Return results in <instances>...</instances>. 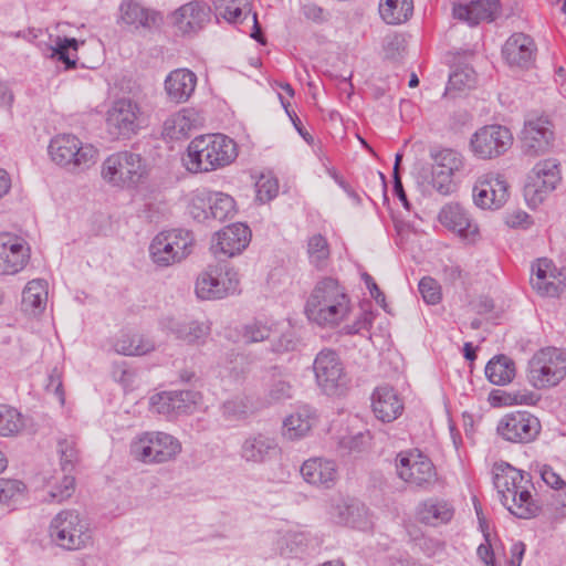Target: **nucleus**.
Wrapping results in <instances>:
<instances>
[{"instance_id": "nucleus-1", "label": "nucleus", "mask_w": 566, "mask_h": 566, "mask_svg": "<svg viewBox=\"0 0 566 566\" xmlns=\"http://www.w3.org/2000/svg\"><path fill=\"white\" fill-rule=\"evenodd\" d=\"M528 483H531L528 473L520 471L509 463L494 465L493 484L500 494L501 502L518 518L535 517L541 511L527 490Z\"/></svg>"}, {"instance_id": "nucleus-2", "label": "nucleus", "mask_w": 566, "mask_h": 566, "mask_svg": "<svg viewBox=\"0 0 566 566\" xmlns=\"http://www.w3.org/2000/svg\"><path fill=\"white\" fill-rule=\"evenodd\" d=\"M349 297L337 280L324 277L312 291L305 306L308 319L319 326L334 327L349 313Z\"/></svg>"}, {"instance_id": "nucleus-3", "label": "nucleus", "mask_w": 566, "mask_h": 566, "mask_svg": "<svg viewBox=\"0 0 566 566\" xmlns=\"http://www.w3.org/2000/svg\"><path fill=\"white\" fill-rule=\"evenodd\" d=\"M238 156L237 144L222 134L201 135L188 145L187 168L190 171H212L230 165Z\"/></svg>"}, {"instance_id": "nucleus-4", "label": "nucleus", "mask_w": 566, "mask_h": 566, "mask_svg": "<svg viewBox=\"0 0 566 566\" xmlns=\"http://www.w3.org/2000/svg\"><path fill=\"white\" fill-rule=\"evenodd\" d=\"M431 166L421 165L415 174L417 182L423 187H432L442 196L455 190L453 175L463 166L462 157L453 149H431Z\"/></svg>"}, {"instance_id": "nucleus-5", "label": "nucleus", "mask_w": 566, "mask_h": 566, "mask_svg": "<svg viewBox=\"0 0 566 566\" xmlns=\"http://www.w3.org/2000/svg\"><path fill=\"white\" fill-rule=\"evenodd\" d=\"M150 167L140 154L129 150L117 151L109 155L102 165L103 179L120 188H135L149 176Z\"/></svg>"}, {"instance_id": "nucleus-6", "label": "nucleus", "mask_w": 566, "mask_h": 566, "mask_svg": "<svg viewBox=\"0 0 566 566\" xmlns=\"http://www.w3.org/2000/svg\"><path fill=\"white\" fill-rule=\"evenodd\" d=\"M566 377V350L546 347L528 361L527 379L536 389L557 386Z\"/></svg>"}, {"instance_id": "nucleus-7", "label": "nucleus", "mask_w": 566, "mask_h": 566, "mask_svg": "<svg viewBox=\"0 0 566 566\" xmlns=\"http://www.w3.org/2000/svg\"><path fill=\"white\" fill-rule=\"evenodd\" d=\"M52 160L71 170H84L95 163L97 149L83 144L76 136L63 134L54 137L49 145Z\"/></svg>"}, {"instance_id": "nucleus-8", "label": "nucleus", "mask_w": 566, "mask_h": 566, "mask_svg": "<svg viewBox=\"0 0 566 566\" xmlns=\"http://www.w3.org/2000/svg\"><path fill=\"white\" fill-rule=\"evenodd\" d=\"M189 231L174 229L158 233L150 243L149 253L158 266H169L182 261L191 251Z\"/></svg>"}, {"instance_id": "nucleus-9", "label": "nucleus", "mask_w": 566, "mask_h": 566, "mask_svg": "<svg viewBox=\"0 0 566 566\" xmlns=\"http://www.w3.org/2000/svg\"><path fill=\"white\" fill-rule=\"evenodd\" d=\"M180 450V442L165 432H145L130 444L132 454L145 463L170 461Z\"/></svg>"}, {"instance_id": "nucleus-10", "label": "nucleus", "mask_w": 566, "mask_h": 566, "mask_svg": "<svg viewBox=\"0 0 566 566\" xmlns=\"http://www.w3.org/2000/svg\"><path fill=\"white\" fill-rule=\"evenodd\" d=\"M50 536L65 549H81L91 541L87 526L75 510L60 512L51 522Z\"/></svg>"}, {"instance_id": "nucleus-11", "label": "nucleus", "mask_w": 566, "mask_h": 566, "mask_svg": "<svg viewBox=\"0 0 566 566\" xmlns=\"http://www.w3.org/2000/svg\"><path fill=\"white\" fill-rule=\"evenodd\" d=\"M142 108L130 98H118L106 113V128L115 139H130L142 128Z\"/></svg>"}, {"instance_id": "nucleus-12", "label": "nucleus", "mask_w": 566, "mask_h": 566, "mask_svg": "<svg viewBox=\"0 0 566 566\" xmlns=\"http://www.w3.org/2000/svg\"><path fill=\"white\" fill-rule=\"evenodd\" d=\"M313 369L316 382L328 396L344 395L348 388V378L343 364L333 349L321 350L314 360Z\"/></svg>"}, {"instance_id": "nucleus-13", "label": "nucleus", "mask_w": 566, "mask_h": 566, "mask_svg": "<svg viewBox=\"0 0 566 566\" xmlns=\"http://www.w3.org/2000/svg\"><path fill=\"white\" fill-rule=\"evenodd\" d=\"M396 470L401 480L419 488L427 489L437 480L433 463L417 449L398 453Z\"/></svg>"}, {"instance_id": "nucleus-14", "label": "nucleus", "mask_w": 566, "mask_h": 566, "mask_svg": "<svg viewBox=\"0 0 566 566\" xmlns=\"http://www.w3.org/2000/svg\"><path fill=\"white\" fill-rule=\"evenodd\" d=\"M513 145L511 130L502 125H486L470 139L472 153L480 159H492L504 155Z\"/></svg>"}, {"instance_id": "nucleus-15", "label": "nucleus", "mask_w": 566, "mask_h": 566, "mask_svg": "<svg viewBox=\"0 0 566 566\" xmlns=\"http://www.w3.org/2000/svg\"><path fill=\"white\" fill-rule=\"evenodd\" d=\"M559 180V163L556 159L538 161L527 176L524 196L533 203L542 202L544 197L556 188Z\"/></svg>"}, {"instance_id": "nucleus-16", "label": "nucleus", "mask_w": 566, "mask_h": 566, "mask_svg": "<svg viewBox=\"0 0 566 566\" xmlns=\"http://www.w3.org/2000/svg\"><path fill=\"white\" fill-rule=\"evenodd\" d=\"M537 417L527 411L505 415L497 423L496 432L504 440L513 443H528L541 432Z\"/></svg>"}, {"instance_id": "nucleus-17", "label": "nucleus", "mask_w": 566, "mask_h": 566, "mask_svg": "<svg viewBox=\"0 0 566 566\" xmlns=\"http://www.w3.org/2000/svg\"><path fill=\"white\" fill-rule=\"evenodd\" d=\"M239 280L233 271H226L222 276V269L209 265L199 275L196 282V294L202 300H218L237 291Z\"/></svg>"}, {"instance_id": "nucleus-18", "label": "nucleus", "mask_w": 566, "mask_h": 566, "mask_svg": "<svg viewBox=\"0 0 566 566\" xmlns=\"http://www.w3.org/2000/svg\"><path fill=\"white\" fill-rule=\"evenodd\" d=\"M30 260V248L18 237L0 234V275L22 271Z\"/></svg>"}, {"instance_id": "nucleus-19", "label": "nucleus", "mask_w": 566, "mask_h": 566, "mask_svg": "<svg viewBox=\"0 0 566 566\" xmlns=\"http://www.w3.org/2000/svg\"><path fill=\"white\" fill-rule=\"evenodd\" d=\"M521 139L523 151L526 155L536 156L547 151L554 140L552 123L544 117L527 119Z\"/></svg>"}, {"instance_id": "nucleus-20", "label": "nucleus", "mask_w": 566, "mask_h": 566, "mask_svg": "<svg viewBox=\"0 0 566 566\" xmlns=\"http://www.w3.org/2000/svg\"><path fill=\"white\" fill-rule=\"evenodd\" d=\"M251 240V230L248 226L237 222L218 231L211 245L212 252L226 256L240 254Z\"/></svg>"}, {"instance_id": "nucleus-21", "label": "nucleus", "mask_w": 566, "mask_h": 566, "mask_svg": "<svg viewBox=\"0 0 566 566\" xmlns=\"http://www.w3.org/2000/svg\"><path fill=\"white\" fill-rule=\"evenodd\" d=\"M473 199L482 209H499L509 199V185L503 176L490 177L474 186Z\"/></svg>"}, {"instance_id": "nucleus-22", "label": "nucleus", "mask_w": 566, "mask_h": 566, "mask_svg": "<svg viewBox=\"0 0 566 566\" xmlns=\"http://www.w3.org/2000/svg\"><path fill=\"white\" fill-rule=\"evenodd\" d=\"M171 19L181 34H195L209 22L210 8L202 2L191 1L177 9Z\"/></svg>"}, {"instance_id": "nucleus-23", "label": "nucleus", "mask_w": 566, "mask_h": 566, "mask_svg": "<svg viewBox=\"0 0 566 566\" xmlns=\"http://www.w3.org/2000/svg\"><path fill=\"white\" fill-rule=\"evenodd\" d=\"M536 45L534 40L522 32L512 34L505 42L502 54L511 66L530 67L535 57Z\"/></svg>"}, {"instance_id": "nucleus-24", "label": "nucleus", "mask_w": 566, "mask_h": 566, "mask_svg": "<svg viewBox=\"0 0 566 566\" xmlns=\"http://www.w3.org/2000/svg\"><path fill=\"white\" fill-rule=\"evenodd\" d=\"M501 11L500 0H473L467 4H454L453 17L470 25H476L480 22H492Z\"/></svg>"}, {"instance_id": "nucleus-25", "label": "nucleus", "mask_w": 566, "mask_h": 566, "mask_svg": "<svg viewBox=\"0 0 566 566\" xmlns=\"http://www.w3.org/2000/svg\"><path fill=\"white\" fill-rule=\"evenodd\" d=\"M300 472L313 485L331 489L338 479L337 465L333 460L312 458L303 462Z\"/></svg>"}, {"instance_id": "nucleus-26", "label": "nucleus", "mask_w": 566, "mask_h": 566, "mask_svg": "<svg viewBox=\"0 0 566 566\" xmlns=\"http://www.w3.org/2000/svg\"><path fill=\"white\" fill-rule=\"evenodd\" d=\"M285 368L271 366L263 376L265 401L269 405L284 402L293 397V385Z\"/></svg>"}, {"instance_id": "nucleus-27", "label": "nucleus", "mask_w": 566, "mask_h": 566, "mask_svg": "<svg viewBox=\"0 0 566 566\" xmlns=\"http://www.w3.org/2000/svg\"><path fill=\"white\" fill-rule=\"evenodd\" d=\"M371 408L377 419L391 422L401 415L403 403L392 387L379 386L371 395Z\"/></svg>"}, {"instance_id": "nucleus-28", "label": "nucleus", "mask_w": 566, "mask_h": 566, "mask_svg": "<svg viewBox=\"0 0 566 566\" xmlns=\"http://www.w3.org/2000/svg\"><path fill=\"white\" fill-rule=\"evenodd\" d=\"M202 125V117L193 108H182L170 115L163 125V135L169 139H181L188 137L192 129Z\"/></svg>"}, {"instance_id": "nucleus-29", "label": "nucleus", "mask_w": 566, "mask_h": 566, "mask_svg": "<svg viewBox=\"0 0 566 566\" xmlns=\"http://www.w3.org/2000/svg\"><path fill=\"white\" fill-rule=\"evenodd\" d=\"M197 85V76L188 69L171 71L165 80V91L168 98L176 103H185L193 94Z\"/></svg>"}, {"instance_id": "nucleus-30", "label": "nucleus", "mask_w": 566, "mask_h": 566, "mask_svg": "<svg viewBox=\"0 0 566 566\" xmlns=\"http://www.w3.org/2000/svg\"><path fill=\"white\" fill-rule=\"evenodd\" d=\"M440 222L462 238L478 233V226L471 220L468 211L458 203L447 205L439 212Z\"/></svg>"}, {"instance_id": "nucleus-31", "label": "nucleus", "mask_w": 566, "mask_h": 566, "mask_svg": "<svg viewBox=\"0 0 566 566\" xmlns=\"http://www.w3.org/2000/svg\"><path fill=\"white\" fill-rule=\"evenodd\" d=\"M119 10L122 20L136 28L153 29L163 23L160 12L145 8L134 0H123Z\"/></svg>"}, {"instance_id": "nucleus-32", "label": "nucleus", "mask_w": 566, "mask_h": 566, "mask_svg": "<svg viewBox=\"0 0 566 566\" xmlns=\"http://www.w3.org/2000/svg\"><path fill=\"white\" fill-rule=\"evenodd\" d=\"M276 448L277 443L273 438L258 433L243 441L240 455L245 462L260 464L268 461Z\"/></svg>"}, {"instance_id": "nucleus-33", "label": "nucleus", "mask_w": 566, "mask_h": 566, "mask_svg": "<svg viewBox=\"0 0 566 566\" xmlns=\"http://www.w3.org/2000/svg\"><path fill=\"white\" fill-rule=\"evenodd\" d=\"M316 422V412L310 406L300 407L283 422V436L289 440H298L311 431Z\"/></svg>"}, {"instance_id": "nucleus-34", "label": "nucleus", "mask_w": 566, "mask_h": 566, "mask_svg": "<svg viewBox=\"0 0 566 566\" xmlns=\"http://www.w3.org/2000/svg\"><path fill=\"white\" fill-rule=\"evenodd\" d=\"M516 374L515 363L509 356L500 354L489 360L485 366V376L496 386L510 384Z\"/></svg>"}, {"instance_id": "nucleus-35", "label": "nucleus", "mask_w": 566, "mask_h": 566, "mask_svg": "<svg viewBox=\"0 0 566 566\" xmlns=\"http://www.w3.org/2000/svg\"><path fill=\"white\" fill-rule=\"evenodd\" d=\"M48 300V291L43 280L30 281L22 292L23 311L36 314L44 310Z\"/></svg>"}, {"instance_id": "nucleus-36", "label": "nucleus", "mask_w": 566, "mask_h": 566, "mask_svg": "<svg viewBox=\"0 0 566 566\" xmlns=\"http://www.w3.org/2000/svg\"><path fill=\"white\" fill-rule=\"evenodd\" d=\"M209 219L224 221L231 219L237 213L234 199L223 192L208 191Z\"/></svg>"}, {"instance_id": "nucleus-37", "label": "nucleus", "mask_w": 566, "mask_h": 566, "mask_svg": "<svg viewBox=\"0 0 566 566\" xmlns=\"http://www.w3.org/2000/svg\"><path fill=\"white\" fill-rule=\"evenodd\" d=\"M413 12L412 0H385L379 6V13L388 24L406 22Z\"/></svg>"}, {"instance_id": "nucleus-38", "label": "nucleus", "mask_w": 566, "mask_h": 566, "mask_svg": "<svg viewBox=\"0 0 566 566\" xmlns=\"http://www.w3.org/2000/svg\"><path fill=\"white\" fill-rule=\"evenodd\" d=\"M418 515L421 522L437 526L452 518L453 509L446 502L428 501L422 504Z\"/></svg>"}, {"instance_id": "nucleus-39", "label": "nucleus", "mask_w": 566, "mask_h": 566, "mask_svg": "<svg viewBox=\"0 0 566 566\" xmlns=\"http://www.w3.org/2000/svg\"><path fill=\"white\" fill-rule=\"evenodd\" d=\"M169 329L176 335L177 338L188 343L195 344L209 335V326L199 322H176L170 321Z\"/></svg>"}, {"instance_id": "nucleus-40", "label": "nucleus", "mask_w": 566, "mask_h": 566, "mask_svg": "<svg viewBox=\"0 0 566 566\" xmlns=\"http://www.w3.org/2000/svg\"><path fill=\"white\" fill-rule=\"evenodd\" d=\"M489 400L492 406L534 405L538 400V396L527 390H493L489 396Z\"/></svg>"}, {"instance_id": "nucleus-41", "label": "nucleus", "mask_w": 566, "mask_h": 566, "mask_svg": "<svg viewBox=\"0 0 566 566\" xmlns=\"http://www.w3.org/2000/svg\"><path fill=\"white\" fill-rule=\"evenodd\" d=\"M77 49L78 41L76 39L57 36L51 56L63 63L66 70H71L76 66Z\"/></svg>"}, {"instance_id": "nucleus-42", "label": "nucleus", "mask_w": 566, "mask_h": 566, "mask_svg": "<svg viewBox=\"0 0 566 566\" xmlns=\"http://www.w3.org/2000/svg\"><path fill=\"white\" fill-rule=\"evenodd\" d=\"M154 344L138 335H123L115 343V350L125 356H140L154 349Z\"/></svg>"}, {"instance_id": "nucleus-43", "label": "nucleus", "mask_w": 566, "mask_h": 566, "mask_svg": "<svg viewBox=\"0 0 566 566\" xmlns=\"http://www.w3.org/2000/svg\"><path fill=\"white\" fill-rule=\"evenodd\" d=\"M336 521L339 524L350 527H361L364 516L366 514L365 506L359 503H344L335 509Z\"/></svg>"}, {"instance_id": "nucleus-44", "label": "nucleus", "mask_w": 566, "mask_h": 566, "mask_svg": "<svg viewBox=\"0 0 566 566\" xmlns=\"http://www.w3.org/2000/svg\"><path fill=\"white\" fill-rule=\"evenodd\" d=\"M307 253L310 262L315 268H325L331 254L327 240L322 234H314L307 241Z\"/></svg>"}, {"instance_id": "nucleus-45", "label": "nucleus", "mask_w": 566, "mask_h": 566, "mask_svg": "<svg viewBox=\"0 0 566 566\" xmlns=\"http://www.w3.org/2000/svg\"><path fill=\"white\" fill-rule=\"evenodd\" d=\"M22 427L21 413L8 405H0V436H13L18 433Z\"/></svg>"}, {"instance_id": "nucleus-46", "label": "nucleus", "mask_w": 566, "mask_h": 566, "mask_svg": "<svg viewBox=\"0 0 566 566\" xmlns=\"http://www.w3.org/2000/svg\"><path fill=\"white\" fill-rule=\"evenodd\" d=\"M475 82L476 73L471 66L464 65L462 67H458L449 75L446 93L451 91H463L465 88H472L474 87Z\"/></svg>"}, {"instance_id": "nucleus-47", "label": "nucleus", "mask_w": 566, "mask_h": 566, "mask_svg": "<svg viewBox=\"0 0 566 566\" xmlns=\"http://www.w3.org/2000/svg\"><path fill=\"white\" fill-rule=\"evenodd\" d=\"M171 396L174 416L191 412L200 399V394L193 390H174L171 391Z\"/></svg>"}, {"instance_id": "nucleus-48", "label": "nucleus", "mask_w": 566, "mask_h": 566, "mask_svg": "<svg viewBox=\"0 0 566 566\" xmlns=\"http://www.w3.org/2000/svg\"><path fill=\"white\" fill-rule=\"evenodd\" d=\"M57 452L60 454V462L62 471L70 473L74 470L75 464L78 462V450L74 440L63 439L57 443Z\"/></svg>"}, {"instance_id": "nucleus-49", "label": "nucleus", "mask_w": 566, "mask_h": 566, "mask_svg": "<svg viewBox=\"0 0 566 566\" xmlns=\"http://www.w3.org/2000/svg\"><path fill=\"white\" fill-rule=\"evenodd\" d=\"M419 292L427 304H438L441 300V287L438 282L430 277L424 276L420 280L418 285Z\"/></svg>"}, {"instance_id": "nucleus-50", "label": "nucleus", "mask_w": 566, "mask_h": 566, "mask_svg": "<svg viewBox=\"0 0 566 566\" xmlns=\"http://www.w3.org/2000/svg\"><path fill=\"white\" fill-rule=\"evenodd\" d=\"M189 213L191 217L199 221L203 222L209 220V209H208V191L203 190L197 192L189 205Z\"/></svg>"}, {"instance_id": "nucleus-51", "label": "nucleus", "mask_w": 566, "mask_h": 566, "mask_svg": "<svg viewBox=\"0 0 566 566\" xmlns=\"http://www.w3.org/2000/svg\"><path fill=\"white\" fill-rule=\"evenodd\" d=\"M149 406L158 415L174 416L171 391H161L153 395L149 398Z\"/></svg>"}, {"instance_id": "nucleus-52", "label": "nucleus", "mask_w": 566, "mask_h": 566, "mask_svg": "<svg viewBox=\"0 0 566 566\" xmlns=\"http://www.w3.org/2000/svg\"><path fill=\"white\" fill-rule=\"evenodd\" d=\"M75 491V478L70 474H65L60 483V485L54 486L49 495L50 502L61 503L64 500H67L72 496Z\"/></svg>"}, {"instance_id": "nucleus-53", "label": "nucleus", "mask_w": 566, "mask_h": 566, "mask_svg": "<svg viewBox=\"0 0 566 566\" xmlns=\"http://www.w3.org/2000/svg\"><path fill=\"white\" fill-rule=\"evenodd\" d=\"M272 329L268 325L261 322H252L247 324L243 328V338L247 343H258L264 339H269Z\"/></svg>"}, {"instance_id": "nucleus-54", "label": "nucleus", "mask_w": 566, "mask_h": 566, "mask_svg": "<svg viewBox=\"0 0 566 566\" xmlns=\"http://www.w3.org/2000/svg\"><path fill=\"white\" fill-rule=\"evenodd\" d=\"M279 191V184L273 178H261L256 182V198L262 202H269L276 197Z\"/></svg>"}, {"instance_id": "nucleus-55", "label": "nucleus", "mask_w": 566, "mask_h": 566, "mask_svg": "<svg viewBox=\"0 0 566 566\" xmlns=\"http://www.w3.org/2000/svg\"><path fill=\"white\" fill-rule=\"evenodd\" d=\"M24 490V483L19 480L0 479V502H9Z\"/></svg>"}, {"instance_id": "nucleus-56", "label": "nucleus", "mask_w": 566, "mask_h": 566, "mask_svg": "<svg viewBox=\"0 0 566 566\" xmlns=\"http://www.w3.org/2000/svg\"><path fill=\"white\" fill-rule=\"evenodd\" d=\"M298 344L297 338L292 332L282 334L276 340L272 342V352L282 354L296 349Z\"/></svg>"}, {"instance_id": "nucleus-57", "label": "nucleus", "mask_w": 566, "mask_h": 566, "mask_svg": "<svg viewBox=\"0 0 566 566\" xmlns=\"http://www.w3.org/2000/svg\"><path fill=\"white\" fill-rule=\"evenodd\" d=\"M542 480L553 489L559 490L565 485L564 480L549 465H542L539 469Z\"/></svg>"}, {"instance_id": "nucleus-58", "label": "nucleus", "mask_w": 566, "mask_h": 566, "mask_svg": "<svg viewBox=\"0 0 566 566\" xmlns=\"http://www.w3.org/2000/svg\"><path fill=\"white\" fill-rule=\"evenodd\" d=\"M371 326V318L368 313H361L353 324L345 325L343 333L346 335L358 334L363 329H368Z\"/></svg>"}, {"instance_id": "nucleus-59", "label": "nucleus", "mask_w": 566, "mask_h": 566, "mask_svg": "<svg viewBox=\"0 0 566 566\" xmlns=\"http://www.w3.org/2000/svg\"><path fill=\"white\" fill-rule=\"evenodd\" d=\"M531 283L541 295L555 296L558 294V286L548 277L546 280H531Z\"/></svg>"}, {"instance_id": "nucleus-60", "label": "nucleus", "mask_w": 566, "mask_h": 566, "mask_svg": "<svg viewBox=\"0 0 566 566\" xmlns=\"http://www.w3.org/2000/svg\"><path fill=\"white\" fill-rule=\"evenodd\" d=\"M46 389L53 391L59 397L61 403L64 402V391L62 387L61 375L56 368H54L49 376Z\"/></svg>"}, {"instance_id": "nucleus-61", "label": "nucleus", "mask_w": 566, "mask_h": 566, "mask_svg": "<svg viewBox=\"0 0 566 566\" xmlns=\"http://www.w3.org/2000/svg\"><path fill=\"white\" fill-rule=\"evenodd\" d=\"M361 277L375 301L385 306V294L380 291L374 279L368 273H364Z\"/></svg>"}, {"instance_id": "nucleus-62", "label": "nucleus", "mask_w": 566, "mask_h": 566, "mask_svg": "<svg viewBox=\"0 0 566 566\" xmlns=\"http://www.w3.org/2000/svg\"><path fill=\"white\" fill-rule=\"evenodd\" d=\"M280 96V99H281V103L283 105V107L285 108L287 115L290 116V118L292 119L293 122V125L295 126V128L297 129V132L300 133V135L307 142V143H311L313 142V137L304 129L300 118L297 117V115L294 113V112H290L289 111V106H290V103L285 102L284 98L282 97V95H279Z\"/></svg>"}, {"instance_id": "nucleus-63", "label": "nucleus", "mask_w": 566, "mask_h": 566, "mask_svg": "<svg viewBox=\"0 0 566 566\" xmlns=\"http://www.w3.org/2000/svg\"><path fill=\"white\" fill-rule=\"evenodd\" d=\"M222 412L228 418H238L245 413L244 406L241 402L229 400L222 406Z\"/></svg>"}, {"instance_id": "nucleus-64", "label": "nucleus", "mask_w": 566, "mask_h": 566, "mask_svg": "<svg viewBox=\"0 0 566 566\" xmlns=\"http://www.w3.org/2000/svg\"><path fill=\"white\" fill-rule=\"evenodd\" d=\"M303 14L315 22H322L324 20L323 9L314 3H307L302 7Z\"/></svg>"}]
</instances>
